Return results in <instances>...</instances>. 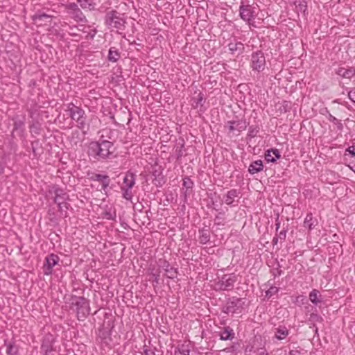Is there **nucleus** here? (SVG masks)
<instances>
[{
  "instance_id": "2eb2a0df",
  "label": "nucleus",
  "mask_w": 355,
  "mask_h": 355,
  "mask_svg": "<svg viewBox=\"0 0 355 355\" xmlns=\"http://www.w3.org/2000/svg\"><path fill=\"white\" fill-rule=\"evenodd\" d=\"M228 49L232 53H237L238 54H240L243 52L244 46L241 42H232L229 44Z\"/></svg>"
},
{
  "instance_id": "dca6fc26",
  "label": "nucleus",
  "mask_w": 355,
  "mask_h": 355,
  "mask_svg": "<svg viewBox=\"0 0 355 355\" xmlns=\"http://www.w3.org/2000/svg\"><path fill=\"white\" fill-rule=\"evenodd\" d=\"M263 169V164L262 161L257 160L253 162L249 166L248 171L251 174H254L258 173Z\"/></svg>"
},
{
  "instance_id": "6ab92c4d",
  "label": "nucleus",
  "mask_w": 355,
  "mask_h": 355,
  "mask_svg": "<svg viewBox=\"0 0 355 355\" xmlns=\"http://www.w3.org/2000/svg\"><path fill=\"white\" fill-rule=\"evenodd\" d=\"M234 336L233 330L230 327H225L220 333V339L223 340H232Z\"/></svg>"
},
{
  "instance_id": "1a4fd4ad",
  "label": "nucleus",
  "mask_w": 355,
  "mask_h": 355,
  "mask_svg": "<svg viewBox=\"0 0 355 355\" xmlns=\"http://www.w3.org/2000/svg\"><path fill=\"white\" fill-rule=\"evenodd\" d=\"M254 13V8L251 6H241L240 7V16L244 21H250Z\"/></svg>"
},
{
  "instance_id": "b1692460",
  "label": "nucleus",
  "mask_w": 355,
  "mask_h": 355,
  "mask_svg": "<svg viewBox=\"0 0 355 355\" xmlns=\"http://www.w3.org/2000/svg\"><path fill=\"white\" fill-rule=\"evenodd\" d=\"M6 352L9 355H15L17 353V346L12 343H8L7 345Z\"/></svg>"
},
{
  "instance_id": "0eeeda50",
  "label": "nucleus",
  "mask_w": 355,
  "mask_h": 355,
  "mask_svg": "<svg viewBox=\"0 0 355 355\" xmlns=\"http://www.w3.org/2000/svg\"><path fill=\"white\" fill-rule=\"evenodd\" d=\"M68 110L70 112L71 119L78 123V126L83 127L85 124L84 111L73 104L69 105Z\"/></svg>"
},
{
  "instance_id": "79ce46f5",
  "label": "nucleus",
  "mask_w": 355,
  "mask_h": 355,
  "mask_svg": "<svg viewBox=\"0 0 355 355\" xmlns=\"http://www.w3.org/2000/svg\"><path fill=\"white\" fill-rule=\"evenodd\" d=\"M273 241L276 243L277 241V239H276V238L273 239Z\"/></svg>"
},
{
  "instance_id": "7c9ffc66",
  "label": "nucleus",
  "mask_w": 355,
  "mask_h": 355,
  "mask_svg": "<svg viewBox=\"0 0 355 355\" xmlns=\"http://www.w3.org/2000/svg\"><path fill=\"white\" fill-rule=\"evenodd\" d=\"M346 151H347L349 154H351L352 156H355V146H350L349 147Z\"/></svg>"
},
{
  "instance_id": "c85d7f7f",
  "label": "nucleus",
  "mask_w": 355,
  "mask_h": 355,
  "mask_svg": "<svg viewBox=\"0 0 355 355\" xmlns=\"http://www.w3.org/2000/svg\"><path fill=\"white\" fill-rule=\"evenodd\" d=\"M193 182L190 180V179L187 178L184 180L183 185L186 187L187 189L191 188Z\"/></svg>"
},
{
  "instance_id": "f257e3e1",
  "label": "nucleus",
  "mask_w": 355,
  "mask_h": 355,
  "mask_svg": "<svg viewBox=\"0 0 355 355\" xmlns=\"http://www.w3.org/2000/svg\"><path fill=\"white\" fill-rule=\"evenodd\" d=\"M112 142L103 140L101 142L94 141L89 145L88 153L93 157L98 156L100 158H107L112 153Z\"/></svg>"
},
{
  "instance_id": "bb28decb",
  "label": "nucleus",
  "mask_w": 355,
  "mask_h": 355,
  "mask_svg": "<svg viewBox=\"0 0 355 355\" xmlns=\"http://www.w3.org/2000/svg\"><path fill=\"white\" fill-rule=\"evenodd\" d=\"M229 124H230V125H229L230 131H231V132H233L234 130L241 131L240 128H241L242 127H239V125H240V123L239 122L230 121Z\"/></svg>"
},
{
  "instance_id": "a878e982",
  "label": "nucleus",
  "mask_w": 355,
  "mask_h": 355,
  "mask_svg": "<svg viewBox=\"0 0 355 355\" xmlns=\"http://www.w3.org/2000/svg\"><path fill=\"white\" fill-rule=\"evenodd\" d=\"M121 189L123 191V197L126 200H131L132 198V193L130 191L131 189L125 188L124 187H121Z\"/></svg>"
},
{
  "instance_id": "7ed1b4c3",
  "label": "nucleus",
  "mask_w": 355,
  "mask_h": 355,
  "mask_svg": "<svg viewBox=\"0 0 355 355\" xmlns=\"http://www.w3.org/2000/svg\"><path fill=\"white\" fill-rule=\"evenodd\" d=\"M106 22L111 28L116 29V31L122 30L125 24L123 17H121V14L115 11L107 14Z\"/></svg>"
},
{
  "instance_id": "aec40b11",
  "label": "nucleus",
  "mask_w": 355,
  "mask_h": 355,
  "mask_svg": "<svg viewBox=\"0 0 355 355\" xmlns=\"http://www.w3.org/2000/svg\"><path fill=\"white\" fill-rule=\"evenodd\" d=\"M309 300L312 303L315 304L320 303L321 302V295H319V291L315 289L313 290L309 293Z\"/></svg>"
},
{
  "instance_id": "9b49d317",
  "label": "nucleus",
  "mask_w": 355,
  "mask_h": 355,
  "mask_svg": "<svg viewBox=\"0 0 355 355\" xmlns=\"http://www.w3.org/2000/svg\"><path fill=\"white\" fill-rule=\"evenodd\" d=\"M34 23L37 26L46 25L47 22L51 21V16L46 14H37L33 16Z\"/></svg>"
},
{
  "instance_id": "6e6552de",
  "label": "nucleus",
  "mask_w": 355,
  "mask_h": 355,
  "mask_svg": "<svg viewBox=\"0 0 355 355\" xmlns=\"http://www.w3.org/2000/svg\"><path fill=\"white\" fill-rule=\"evenodd\" d=\"M46 263L43 267L44 274L49 275L52 273L53 268L58 263L59 257L54 254H51L46 257Z\"/></svg>"
},
{
  "instance_id": "c756f323",
  "label": "nucleus",
  "mask_w": 355,
  "mask_h": 355,
  "mask_svg": "<svg viewBox=\"0 0 355 355\" xmlns=\"http://www.w3.org/2000/svg\"><path fill=\"white\" fill-rule=\"evenodd\" d=\"M348 96L352 102L355 103V89L349 92Z\"/></svg>"
},
{
  "instance_id": "58836bf2",
  "label": "nucleus",
  "mask_w": 355,
  "mask_h": 355,
  "mask_svg": "<svg viewBox=\"0 0 355 355\" xmlns=\"http://www.w3.org/2000/svg\"><path fill=\"white\" fill-rule=\"evenodd\" d=\"M336 125H337V128L339 130H342L343 129V124L341 123V122L340 121H338Z\"/></svg>"
},
{
  "instance_id": "c9c22d12",
  "label": "nucleus",
  "mask_w": 355,
  "mask_h": 355,
  "mask_svg": "<svg viewBox=\"0 0 355 355\" xmlns=\"http://www.w3.org/2000/svg\"><path fill=\"white\" fill-rule=\"evenodd\" d=\"M279 237L281 239H284L286 238V232L284 231H281L279 234Z\"/></svg>"
},
{
  "instance_id": "f03ea898",
  "label": "nucleus",
  "mask_w": 355,
  "mask_h": 355,
  "mask_svg": "<svg viewBox=\"0 0 355 355\" xmlns=\"http://www.w3.org/2000/svg\"><path fill=\"white\" fill-rule=\"evenodd\" d=\"M76 307L77 318L79 320H83L89 313V305L88 301L84 297H77L73 302Z\"/></svg>"
},
{
  "instance_id": "412c9836",
  "label": "nucleus",
  "mask_w": 355,
  "mask_h": 355,
  "mask_svg": "<svg viewBox=\"0 0 355 355\" xmlns=\"http://www.w3.org/2000/svg\"><path fill=\"white\" fill-rule=\"evenodd\" d=\"M288 334V331L285 327H279L276 329L275 337L279 340L284 339Z\"/></svg>"
},
{
  "instance_id": "ea45409f",
  "label": "nucleus",
  "mask_w": 355,
  "mask_h": 355,
  "mask_svg": "<svg viewBox=\"0 0 355 355\" xmlns=\"http://www.w3.org/2000/svg\"><path fill=\"white\" fill-rule=\"evenodd\" d=\"M290 355H301L298 351H291Z\"/></svg>"
},
{
  "instance_id": "9d476101",
  "label": "nucleus",
  "mask_w": 355,
  "mask_h": 355,
  "mask_svg": "<svg viewBox=\"0 0 355 355\" xmlns=\"http://www.w3.org/2000/svg\"><path fill=\"white\" fill-rule=\"evenodd\" d=\"M242 300L239 298L234 299L227 306V313H240L241 311Z\"/></svg>"
},
{
  "instance_id": "5701e85b",
  "label": "nucleus",
  "mask_w": 355,
  "mask_h": 355,
  "mask_svg": "<svg viewBox=\"0 0 355 355\" xmlns=\"http://www.w3.org/2000/svg\"><path fill=\"white\" fill-rule=\"evenodd\" d=\"M119 55L114 48H110L108 54V59L110 61L116 62L118 60Z\"/></svg>"
},
{
  "instance_id": "39448f33",
  "label": "nucleus",
  "mask_w": 355,
  "mask_h": 355,
  "mask_svg": "<svg viewBox=\"0 0 355 355\" xmlns=\"http://www.w3.org/2000/svg\"><path fill=\"white\" fill-rule=\"evenodd\" d=\"M55 193V196L54 198V201L58 205V207L61 214H64V215L66 216L67 210L69 209V205L67 202L69 196L65 192H64L61 189H56Z\"/></svg>"
},
{
  "instance_id": "a19ab883",
  "label": "nucleus",
  "mask_w": 355,
  "mask_h": 355,
  "mask_svg": "<svg viewBox=\"0 0 355 355\" xmlns=\"http://www.w3.org/2000/svg\"><path fill=\"white\" fill-rule=\"evenodd\" d=\"M173 273H175V271L171 272V275H169L168 277H171V278H173Z\"/></svg>"
},
{
  "instance_id": "72a5a7b5",
  "label": "nucleus",
  "mask_w": 355,
  "mask_h": 355,
  "mask_svg": "<svg viewBox=\"0 0 355 355\" xmlns=\"http://www.w3.org/2000/svg\"><path fill=\"white\" fill-rule=\"evenodd\" d=\"M329 120L331 122L334 123V124H336L338 121V120L331 114H329Z\"/></svg>"
},
{
  "instance_id": "423d86ee",
  "label": "nucleus",
  "mask_w": 355,
  "mask_h": 355,
  "mask_svg": "<svg viewBox=\"0 0 355 355\" xmlns=\"http://www.w3.org/2000/svg\"><path fill=\"white\" fill-rule=\"evenodd\" d=\"M265 64L266 59L262 52L257 51L252 55L251 67L254 71H263L265 68Z\"/></svg>"
},
{
  "instance_id": "20e7f679",
  "label": "nucleus",
  "mask_w": 355,
  "mask_h": 355,
  "mask_svg": "<svg viewBox=\"0 0 355 355\" xmlns=\"http://www.w3.org/2000/svg\"><path fill=\"white\" fill-rule=\"evenodd\" d=\"M236 282V276L234 274L225 275L214 286L216 290H230Z\"/></svg>"
},
{
  "instance_id": "4c0bfd02",
  "label": "nucleus",
  "mask_w": 355,
  "mask_h": 355,
  "mask_svg": "<svg viewBox=\"0 0 355 355\" xmlns=\"http://www.w3.org/2000/svg\"><path fill=\"white\" fill-rule=\"evenodd\" d=\"M202 99H203L202 96L201 95V94H198V102H197V104H196V107L198 106V103H201V101H202Z\"/></svg>"
},
{
  "instance_id": "4468645a",
  "label": "nucleus",
  "mask_w": 355,
  "mask_h": 355,
  "mask_svg": "<svg viewBox=\"0 0 355 355\" xmlns=\"http://www.w3.org/2000/svg\"><path fill=\"white\" fill-rule=\"evenodd\" d=\"M125 188L132 189L135 184V177L132 173H128L123 178Z\"/></svg>"
},
{
  "instance_id": "f3484780",
  "label": "nucleus",
  "mask_w": 355,
  "mask_h": 355,
  "mask_svg": "<svg viewBox=\"0 0 355 355\" xmlns=\"http://www.w3.org/2000/svg\"><path fill=\"white\" fill-rule=\"evenodd\" d=\"M92 179L94 180L98 181L101 182L102 184V188L103 189H105L109 184H110V180L107 176L106 175H102L100 174H95L92 176Z\"/></svg>"
},
{
  "instance_id": "ddd939ff",
  "label": "nucleus",
  "mask_w": 355,
  "mask_h": 355,
  "mask_svg": "<svg viewBox=\"0 0 355 355\" xmlns=\"http://www.w3.org/2000/svg\"><path fill=\"white\" fill-rule=\"evenodd\" d=\"M239 192L236 189H232L227 192V195L225 197L224 201L228 205H231L235 201L236 198H239Z\"/></svg>"
},
{
  "instance_id": "a211bd4d",
  "label": "nucleus",
  "mask_w": 355,
  "mask_h": 355,
  "mask_svg": "<svg viewBox=\"0 0 355 355\" xmlns=\"http://www.w3.org/2000/svg\"><path fill=\"white\" fill-rule=\"evenodd\" d=\"M337 73L346 78H351L355 74V70L354 69H345L340 67L338 69Z\"/></svg>"
},
{
  "instance_id": "f8f14e48",
  "label": "nucleus",
  "mask_w": 355,
  "mask_h": 355,
  "mask_svg": "<svg viewBox=\"0 0 355 355\" xmlns=\"http://www.w3.org/2000/svg\"><path fill=\"white\" fill-rule=\"evenodd\" d=\"M279 157L280 153L277 149L268 150L265 155V159L268 162H274Z\"/></svg>"
},
{
  "instance_id": "e433bc0d",
  "label": "nucleus",
  "mask_w": 355,
  "mask_h": 355,
  "mask_svg": "<svg viewBox=\"0 0 355 355\" xmlns=\"http://www.w3.org/2000/svg\"><path fill=\"white\" fill-rule=\"evenodd\" d=\"M3 171H4V164L0 160V175L3 173Z\"/></svg>"
},
{
  "instance_id": "f704fd0d",
  "label": "nucleus",
  "mask_w": 355,
  "mask_h": 355,
  "mask_svg": "<svg viewBox=\"0 0 355 355\" xmlns=\"http://www.w3.org/2000/svg\"><path fill=\"white\" fill-rule=\"evenodd\" d=\"M257 355H268V354L265 349H261L257 352Z\"/></svg>"
},
{
  "instance_id": "2f4dec72",
  "label": "nucleus",
  "mask_w": 355,
  "mask_h": 355,
  "mask_svg": "<svg viewBox=\"0 0 355 355\" xmlns=\"http://www.w3.org/2000/svg\"><path fill=\"white\" fill-rule=\"evenodd\" d=\"M179 351L184 355H189V350L188 349H184V346H182V348L179 349Z\"/></svg>"
},
{
  "instance_id": "393cba45",
  "label": "nucleus",
  "mask_w": 355,
  "mask_h": 355,
  "mask_svg": "<svg viewBox=\"0 0 355 355\" xmlns=\"http://www.w3.org/2000/svg\"><path fill=\"white\" fill-rule=\"evenodd\" d=\"M199 241L201 243L205 244L209 241V234L207 232H202L199 237Z\"/></svg>"
},
{
  "instance_id": "473e14b6",
  "label": "nucleus",
  "mask_w": 355,
  "mask_h": 355,
  "mask_svg": "<svg viewBox=\"0 0 355 355\" xmlns=\"http://www.w3.org/2000/svg\"><path fill=\"white\" fill-rule=\"evenodd\" d=\"M299 7H300V11L304 12L306 9V6L304 3H299Z\"/></svg>"
},
{
  "instance_id": "cd10ccee",
  "label": "nucleus",
  "mask_w": 355,
  "mask_h": 355,
  "mask_svg": "<svg viewBox=\"0 0 355 355\" xmlns=\"http://www.w3.org/2000/svg\"><path fill=\"white\" fill-rule=\"evenodd\" d=\"M278 288L276 287H271L268 291H266L267 296H272V295L277 293Z\"/></svg>"
},
{
  "instance_id": "4be33fe9",
  "label": "nucleus",
  "mask_w": 355,
  "mask_h": 355,
  "mask_svg": "<svg viewBox=\"0 0 355 355\" xmlns=\"http://www.w3.org/2000/svg\"><path fill=\"white\" fill-rule=\"evenodd\" d=\"M315 220H313V216L311 214H307L304 221V225L305 227H308L309 230L313 229L315 227Z\"/></svg>"
}]
</instances>
